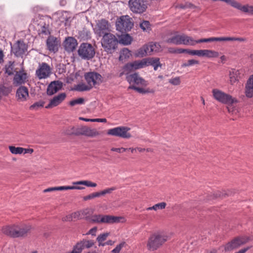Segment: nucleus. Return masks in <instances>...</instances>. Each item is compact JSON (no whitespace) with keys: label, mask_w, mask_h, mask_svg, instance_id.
<instances>
[{"label":"nucleus","mask_w":253,"mask_h":253,"mask_svg":"<svg viewBox=\"0 0 253 253\" xmlns=\"http://www.w3.org/2000/svg\"><path fill=\"white\" fill-rule=\"evenodd\" d=\"M31 228L30 225L13 224L3 227L1 231L4 234L10 237L19 238L26 236Z\"/></svg>","instance_id":"1"},{"label":"nucleus","mask_w":253,"mask_h":253,"mask_svg":"<svg viewBox=\"0 0 253 253\" xmlns=\"http://www.w3.org/2000/svg\"><path fill=\"white\" fill-rule=\"evenodd\" d=\"M168 240V236L163 233H157L151 235L147 242L148 250L154 251L162 246Z\"/></svg>","instance_id":"2"},{"label":"nucleus","mask_w":253,"mask_h":253,"mask_svg":"<svg viewBox=\"0 0 253 253\" xmlns=\"http://www.w3.org/2000/svg\"><path fill=\"white\" fill-rule=\"evenodd\" d=\"M101 44L105 51L108 53L113 52L118 44V40L113 34H107L103 36Z\"/></svg>","instance_id":"3"},{"label":"nucleus","mask_w":253,"mask_h":253,"mask_svg":"<svg viewBox=\"0 0 253 253\" xmlns=\"http://www.w3.org/2000/svg\"><path fill=\"white\" fill-rule=\"evenodd\" d=\"M133 26L132 19L128 15L122 16L118 18L116 22L117 30L122 33L130 31Z\"/></svg>","instance_id":"4"},{"label":"nucleus","mask_w":253,"mask_h":253,"mask_svg":"<svg viewBox=\"0 0 253 253\" xmlns=\"http://www.w3.org/2000/svg\"><path fill=\"white\" fill-rule=\"evenodd\" d=\"M166 42L175 45L184 44L193 46V38L185 34H176L168 39Z\"/></svg>","instance_id":"5"},{"label":"nucleus","mask_w":253,"mask_h":253,"mask_svg":"<svg viewBox=\"0 0 253 253\" xmlns=\"http://www.w3.org/2000/svg\"><path fill=\"white\" fill-rule=\"evenodd\" d=\"M79 56L83 59L90 60L95 55V49L88 43H82L78 50Z\"/></svg>","instance_id":"6"},{"label":"nucleus","mask_w":253,"mask_h":253,"mask_svg":"<svg viewBox=\"0 0 253 253\" xmlns=\"http://www.w3.org/2000/svg\"><path fill=\"white\" fill-rule=\"evenodd\" d=\"M212 93L213 98L223 104L227 105L231 103H236L238 102L235 98L218 89H212Z\"/></svg>","instance_id":"7"},{"label":"nucleus","mask_w":253,"mask_h":253,"mask_svg":"<svg viewBox=\"0 0 253 253\" xmlns=\"http://www.w3.org/2000/svg\"><path fill=\"white\" fill-rule=\"evenodd\" d=\"M130 128L126 126H118L110 129L107 131V134L123 138H129L131 137L129 132Z\"/></svg>","instance_id":"8"},{"label":"nucleus","mask_w":253,"mask_h":253,"mask_svg":"<svg viewBox=\"0 0 253 253\" xmlns=\"http://www.w3.org/2000/svg\"><path fill=\"white\" fill-rule=\"evenodd\" d=\"M146 66V58L127 63L124 67V71L120 73V76H123L124 73H129L131 71L141 69Z\"/></svg>","instance_id":"9"},{"label":"nucleus","mask_w":253,"mask_h":253,"mask_svg":"<svg viewBox=\"0 0 253 253\" xmlns=\"http://www.w3.org/2000/svg\"><path fill=\"white\" fill-rule=\"evenodd\" d=\"M84 79L92 88L96 85H99L102 82V77L100 74L95 72H90L84 74Z\"/></svg>","instance_id":"10"},{"label":"nucleus","mask_w":253,"mask_h":253,"mask_svg":"<svg viewBox=\"0 0 253 253\" xmlns=\"http://www.w3.org/2000/svg\"><path fill=\"white\" fill-rule=\"evenodd\" d=\"M110 24L108 21L104 19L98 20L96 25L93 28L94 33L99 37H101L105 34H108L109 31Z\"/></svg>","instance_id":"11"},{"label":"nucleus","mask_w":253,"mask_h":253,"mask_svg":"<svg viewBox=\"0 0 253 253\" xmlns=\"http://www.w3.org/2000/svg\"><path fill=\"white\" fill-rule=\"evenodd\" d=\"M249 240V238L247 237H237L225 245L224 250L225 251H231L246 243Z\"/></svg>","instance_id":"12"},{"label":"nucleus","mask_w":253,"mask_h":253,"mask_svg":"<svg viewBox=\"0 0 253 253\" xmlns=\"http://www.w3.org/2000/svg\"><path fill=\"white\" fill-rule=\"evenodd\" d=\"M128 5L130 10L136 13H143L146 8L141 0H129Z\"/></svg>","instance_id":"13"},{"label":"nucleus","mask_w":253,"mask_h":253,"mask_svg":"<svg viewBox=\"0 0 253 253\" xmlns=\"http://www.w3.org/2000/svg\"><path fill=\"white\" fill-rule=\"evenodd\" d=\"M50 74V68L46 63H42L41 64H40L39 68L36 72V75L39 79L47 78Z\"/></svg>","instance_id":"14"},{"label":"nucleus","mask_w":253,"mask_h":253,"mask_svg":"<svg viewBox=\"0 0 253 253\" xmlns=\"http://www.w3.org/2000/svg\"><path fill=\"white\" fill-rule=\"evenodd\" d=\"M60 44V41L53 36H49L46 41L47 49L54 53L58 51Z\"/></svg>","instance_id":"15"},{"label":"nucleus","mask_w":253,"mask_h":253,"mask_svg":"<svg viewBox=\"0 0 253 253\" xmlns=\"http://www.w3.org/2000/svg\"><path fill=\"white\" fill-rule=\"evenodd\" d=\"M126 79L129 84H135L142 86H146L147 84V82L137 73L127 75Z\"/></svg>","instance_id":"16"},{"label":"nucleus","mask_w":253,"mask_h":253,"mask_svg":"<svg viewBox=\"0 0 253 253\" xmlns=\"http://www.w3.org/2000/svg\"><path fill=\"white\" fill-rule=\"evenodd\" d=\"M62 87V83L58 81L51 82L48 85L46 92L48 95H52L58 92Z\"/></svg>","instance_id":"17"},{"label":"nucleus","mask_w":253,"mask_h":253,"mask_svg":"<svg viewBox=\"0 0 253 253\" xmlns=\"http://www.w3.org/2000/svg\"><path fill=\"white\" fill-rule=\"evenodd\" d=\"M66 94L61 93L55 96L50 100L49 104L45 107L46 108H51L59 105L66 98Z\"/></svg>","instance_id":"18"},{"label":"nucleus","mask_w":253,"mask_h":253,"mask_svg":"<svg viewBox=\"0 0 253 253\" xmlns=\"http://www.w3.org/2000/svg\"><path fill=\"white\" fill-rule=\"evenodd\" d=\"M78 43L77 40L73 37H68L64 42L65 49L67 52H72L76 48Z\"/></svg>","instance_id":"19"},{"label":"nucleus","mask_w":253,"mask_h":253,"mask_svg":"<svg viewBox=\"0 0 253 253\" xmlns=\"http://www.w3.org/2000/svg\"><path fill=\"white\" fill-rule=\"evenodd\" d=\"M25 44L20 41H18L15 44L11 46V52L16 56H20L25 52L26 49Z\"/></svg>","instance_id":"20"},{"label":"nucleus","mask_w":253,"mask_h":253,"mask_svg":"<svg viewBox=\"0 0 253 253\" xmlns=\"http://www.w3.org/2000/svg\"><path fill=\"white\" fill-rule=\"evenodd\" d=\"M79 132L82 135L89 137H94L99 134V132L96 129L91 128L86 126L79 128Z\"/></svg>","instance_id":"21"},{"label":"nucleus","mask_w":253,"mask_h":253,"mask_svg":"<svg viewBox=\"0 0 253 253\" xmlns=\"http://www.w3.org/2000/svg\"><path fill=\"white\" fill-rule=\"evenodd\" d=\"M27 79V74L23 71L16 72L13 79V84L18 86L24 84Z\"/></svg>","instance_id":"22"},{"label":"nucleus","mask_w":253,"mask_h":253,"mask_svg":"<svg viewBox=\"0 0 253 253\" xmlns=\"http://www.w3.org/2000/svg\"><path fill=\"white\" fill-rule=\"evenodd\" d=\"M122 218L121 217L119 216L102 214L101 223L111 224L115 223H119Z\"/></svg>","instance_id":"23"},{"label":"nucleus","mask_w":253,"mask_h":253,"mask_svg":"<svg viewBox=\"0 0 253 253\" xmlns=\"http://www.w3.org/2000/svg\"><path fill=\"white\" fill-rule=\"evenodd\" d=\"M93 245L94 242L92 241L83 240L80 242L77 243L76 245H75V247L79 251V252L81 253L84 249H89L92 247Z\"/></svg>","instance_id":"24"},{"label":"nucleus","mask_w":253,"mask_h":253,"mask_svg":"<svg viewBox=\"0 0 253 253\" xmlns=\"http://www.w3.org/2000/svg\"><path fill=\"white\" fill-rule=\"evenodd\" d=\"M234 104L235 103H231L227 104L228 111L231 115L234 117L233 120L236 119L237 118L240 117L241 116L240 108L236 105H234Z\"/></svg>","instance_id":"25"},{"label":"nucleus","mask_w":253,"mask_h":253,"mask_svg":"<svg viewBox=\"0 0 253 253\" xmlns=\"http://www.w3.org/2000/svg\"><path fill=\"white\" fill-rule=\"evenodd\" d=\"M246 95L248 97L253 96V75L251 76L246 86Z\"/></svg>","instance_id":"26"},{"label":"nucleus","mask_w":253,"mask_h":253,"mask_svg":"<svg viewBox=\"0 0 253 253\" xmlns=\"http://www.w3.org/2000/svg\"><path fill=\"white\" fill-rule=\"evenodd\" d=\"M16 96L18 99L21 101L26 100L28 96V89L26 87H20L17 90Z\"/></svg>","instance_id":"27"},{"label":"nucleus","mask_w":253,"mask_h":253,"mask_svg":"<svg viewBox=\"0 0 253 253\" xmlns=\"http://www.w3.org/2000/svg\"><path fill=\"white\" fill-rule=\"evenodd\" d=\"M146 66L151 65L154 67V70L156 71L159 67L162 65L159 58H146Z\"/></svg>","instance_id":"28"},{"label":"nucleus","mask_w":253,"mask_h":253,"mask_svg":"<svg viewBox=\"0 0 253 253\" xmlns=\"http://www.w3.org/2000/svg\"><path fill=\"white\" fill-rule=\"evenodd\" d=\"M146 45V49L148 50L149 54H151L153 52H160L162 49L159 43L157 42H150Z\"/></svg>","instance_id":"29"},{"label":"nucleus","mask_w":253,"mask_h":253,"mask_svg":"<svg viewBox=\"0 0 253 253\" xmlns=\"http://www.w3.org/2000/svg\"><path fill=\"white\" fill-rule=\"evenodd\" d=\"M221 42L223 41L222 37H211L207 39H202L198 40H195L193 38V46L197 43L201 42Z\"/></svg>","instance_id":"30"},{"label":"nucleus","mask_w":253,"mask_h":253,"mask_svg":"<svg viewBox=\"0 0 253 253\" xmlns=\"http://www.w3.org/2000/svg\"><path fill=\"white\" fill-rule=\"evenodd\" d=\"M239 10L250 15H253V5L248 4L242 5L241 3Z\"/></svg>","instance_id":"31"},{"label":"nucleus","mask_w":253,"mask_h":253,"mask_svg":"<svg viewBox=\"0 0 253 253\" xmlns=\"http://www.w3.org/2000/svg\"><path fill=\"white\" fill-rule=\"evenodd\" d=\"M132 41L131 37L128 34H122L120 38V42L124 45H128Z\"/></svg>","instance_id":"32"},{"label":"nucleus","mask_w":253,"mask_h":253,"mask_svg":"<svg viewBox=\"0 0 253 253\" xmlns=\"http://www.w3.org/2000/svg\"><path fill=\"white\" fill-rule=\"evenodd\" d=\"M92 87L89 84H86L83 83L78 84L75 87V89L79 91H88Z\"/></svg>","instance_id":"33"},{"label":"nucleus","mask_w":253,"mask_h":253,"mask_svg":"<svg viewBox=\"0 0 253 253\" xmlns=\"http://www.w3.org/2000/svg\"><path fill=\"white\" fill-rule=\"evenodd\" d=\"M109 235V233L106 232L101 234L98 236L96 238V240L98 242L99 246H104V241L107 239Z\"/></svg>","instance_id":"34"},{"label":"nucleus","mask_w":253,"mask_h":253,"mask_svg":"<svg viewBox=\"0 0 253 253\" xmlns=\"http://www.w3.org/2000/svg\"><path fill=\"white\" fill-rule=\"evenodd\" d=\"M129 88L134 89V90H136V91H137L138 92L140 93H143V94L147 93H153L154 92V90L152 89H150V88L145 89L142 87H136L134 85L130 86L129 87Z\"/></svg>","instance_id":"35"},{"label":"nucleus","mask_w":253,"mask_h":253,"mask_svg":"<svg viewBox=\"0 0 253 253\" xmlns=\"http://www.w3.org/2000/svg\"><path fill=\"white\" fill-rule=\"evenodd\" d=\"M213 1H221L230 5L232 7L239 10L241 5V3L235 0H212Z\"/></svg>","instance_id":"36"},{"label":"nucleus","mask_w":253,"mask_h":253,"mask_svg":"<svg viewBox=\"0 0 253 253\" xmlns=\"http://www.w3.org/2000/svg\"><path fill=\"white\" fill-rule=\"evenodd\" d=\"M130 52L127 48H124L123 49L120 54L119 60L120 61H124L126 59L128 58L130 56Z\"/></svg>","instance_id":"37"},{"label":"nucleus","mask_w":253,"mask_h":253,"mask_svg":"<svg viewBox=\"0 0 253 253\" xmlns=\"http://www.w3.org/2000/svg\"><path fill=\"white\" fill-rule=\"evenodd\" d=\"M219 55L218 52L210 49H205V57L209 58L217 57Z\"/></svg>","instance_id":"38"},{"label":"nucleus","mask_w":253,"mask_h":253,"mask_svg":"<svg viewBox=\"0 0 253 253\" xmlns=\"http://www.w3.org/2000/svg\"><path fill=\"white\" fill-rule=\"evenodd\" d=\"M75 185H84L87 187H95L97 186L96 183L92 182L89 180H82L75 182L73 183Z\"/></svg>","instance_id":"39"},{"label":"nucleus","mask_w":253,"mask_h":253,"mask_svg":"<svg viewBox=\"0 0 253 253\" xmlns=\"http://www.w3.org/2000/svg\"><path fill=\"white\" fill-rule=\"evenodd\" d=\"M14 62L9 61L8 64L5 66V72L8 75L13 74Z\"/></svg>","instance_id":"40"},{"label":"nucleus","mask_w":253,"mask_h":253,"mask_svg":"<svg viewBox=\"0 0 253 253\" xmlns=\"http://www.w3.org/2000/svg\"><path fill=\"white\" fill-rule=\"evenodd\" d=\"M149 54L148 50L146 49V45H144L143 47L140 48L135 53L137 57H142L146 55Z\"/></svg>","instance_id":"41"},{"label":"nucleus","mask_w":253,"mask_h":253,"mask_svg":"<svg viewBox=\"0 0 253 253\" xmlns=\"http://www.w3.org/2000/svg\"><path fill=\"white\" fill-rule=\"evenodd\" d=\"M9 149L10 152L13 154H21L23 153V148L22 147H16L13 146H9Z\"/></svg>","instance_id":"42"},{"label":"nucleus","mask_w":253,"mask_h":253,"mask_svg":"<svg viewBox=\"0 0 253 253\" xmlns=\"http://www.w3.org/2000/svg\"><path fill=\"white\" fill-rule=\"evenodd\" d=\"M199 64V62L198 60H195V59H190L188 60L187 62L183 63L181 67L182 68H185L187 67H190L193 66L194 65H198Z\"/></svg>","instance_id":"43"},{"label":"nucleus","mask_w":253,"mask_h":253,"mask_svg":"<svg viewBox=\"0 0 253 253\" xmlns=\"http://www.w3.org/2000/svg\"><path fill=\"white\" fill-rule=\"evenodd\" d=\"M102 214H94L90 216L89 220L90 222L96 223H101Z\"/></svg>","instance_id":"44"},{"label":"nucleus","mask_w":253,"mask_h":253,"mask_svg":"<svg viewBox=\"0 0 253 253\" xmlns=\"http://www.w3.org/2000/svg\"><path fill=\"white\" fill-rule=\"evenodd\" d=\"M126 246L125 242L123 241L120 243L116 247L111 251L112 253H120L121 250Z\"/></svg>","instance_id":"45"},{"label":"nucleus","mask_w":253,"mask_h":253,"mask_svg":"<svg viewBox=\"0 0 253 253\" xmlns=\"http://www.w3.org/2000/svg\"><path fill=\"white\" fill-rule=\"evenodd\" d=\"M140 27L143 31L149 32L151 30V25L149 21H143L140 24Z\"/></svg>","instance_id":"46"},{"label":"nucleus","mask_w":253,"mask_h":253,"mask_svg":"<svg viewBox=\"0 0 253 253\" xmlns=\"http://www.w3.org/2000/svg\"><path fill=\"white\" fill-rule=\"evenodd\" d=\"M39 34L44 35L45 36L48 35L50 34V32L49 30V26L48 25H46L44 24L43 25L41 26L40 29L39 30Z\"/></svg>","instance_id":"47"},{"label":"nucleus","mask_w":253,"mask_h":253,"mask_svg":"<svg viewBox=\"0 0 253 253\" xmlns=\"http://www.w3.org/2000/svg\"><path fill=\"white\" fill-rule=\"evenodd\" d=\"M80 119L85 122H101L106 123L107 120L105 118L102 119H86L82 117H80Z\"/></svg>","instance_id":"48"},{"label":"nucleus","mask_w":253,"mask_h":253,"mask_svg":"<svg viewBox=\"0 0 253 253\" xmlns=\"http://www.w3.org/2000/svg\"><path fill=\"white\" fill-rule=\"evenodd\" d=\"M84 103V99L83 98H79L75 100H71L69 102V105L74 106L76 105H81Z\"/></svg>","instance_id":"49"},{"label":"nucleus","mask_w":253,"mask_h":253,"mask_svg":"<svg viewBox=\"0 0 253 253\" xmlns=\"http://www.w3.org/2000/svg\"><path fill=\"white\" fill-rule=\"evenodd\" d=\"M223 41H239L244 42L245 39L242 38L222 37Z\"/></svg>","instance_id":"50"},{"label":"nucleus","mask_w":253,"mask_h":253,"mask_svg":"<svg viewBox=\"0 0 253 253\" xmlns=\"http://www.w3.org/2000/svg\"><path fill=\"white\" fill-rule=\"evenodd\" d=\"M100 196H101L100 192H94V193H92L86 196H85L84 198V200H88L93 199V198H95L96 197H99Z\"/></svg>","instance_id":"51"},{"label":"nucleus","mask_w":253,"mask_h":253,"mask_svg":"<svg viewBox=\"0 0 253 253\" xmlns=\"http://www.w3.org/2000/svg\"><path fill=\"white\" fill-rule=\"evenodd\" d=\"M237 72L232 71L230 72L229 76L231 84L234 83L237 80Z\"/></svg>","instance_id":"52"},{"label":"nucleus","mask_w":253,"mask_h":253,"mask_svg":"<svg viewBox=\"0 0 253 253\" xmlns=\"http://www.w3.org/2000/svg\"><path fill=\"white\" fill-rule=\"evenodd\" d=\"M116 189V188L115 187H112L110 188H106L102 191H101L100 192V196H103L107 194H110L113 191L115 190Z\"/></svg>","instance_id":"53"},{"label":"nucleus","mask_w":253,"mask_h":253,"mask_svg":"<svg viewBox=\"0 0 253 253\" xmlns=\"http://www.w3.org/2000/svg\"><path fill=\"white\" fill-rule=\"evenodd\" d=\"M167 204L165 202H161L154 205L155 211L164 209L166 207Z\"/></svg>","instance_id":"54"},{"label":"nucleus","mask_w":253,"mask_h":253,"mask_svg":"<svg viewBox=\"0 0 253 253\" xmlns=\"http://www.w3.org/2000/svg\"><path fill=\"white\" fill-rule=\"evenodd\" d=\"M71 217L72 218L73 220L79 219L81 217L82 211H76V212L71 213Z\"/></svg>","instance_id":"55"},{"label":"nucleus","mask_w":253,"mask_h":253,"mask_svg":"<svg viewBox=\"0 0 253 253\" xmlns=\"http://www.w3.org/2000/svg\"><path fill=\"white\" fill-rule=\"evenodd\" d=\"M169 83L173 85H177L180 84V80L179 77H175L174 78L170 79L169 80Z\"/></svg>","instance_id":"56"},{"label":"nucleus","mask_w":253,"mask_h":253,"mask_svg":"<svg viewBox=\"0 0 253 253\" xmlns=\"http://www.w3.org/2000/svg\"><path fill=\"white\" fill-rule=\"evenodd\" d=\"M126 150H127V149L123 148V147L118 148L113 147L111 149V150L112 151L117 152H118L120 153H123V152L126 151Z\"/></svg>","instance_id":"57"},{"label":"nucleus","mask_w":253,"mask_h":253,"mask_svg":"<svg viewBox=\"0 0 253 253\" xmlns=\"http://www.w3.org/2000/svg\"><path fill=\"white\" fill-rule=\"evenodd\" d=\"M196 56L199 57H205V49L197 50Z\"/></svg>","instance_id":"58"},{"label":"nucleus","mask_w":253,"mask_h":253,"mask_svg":"<svg viewBox=\"0 0 253 253\" xmlns=\"http://www.w3.org/2000/svg\"><path fill=\"white\" fill-rule=\"evenodd\" d=\"M171 52H176L178 53H186L187 52V49H184V48H178L175 51H172L169 50Z\"/></svg>","instance_id":"59"},{"label":"nucleus","mask_w":253,"mask_h":253,"mask_svg":"<svg viewBox=\"0 0 253 253\" xmlns=\"http://www.w3.org/2000/svg\"><path fill=\"white\" fill-rule=\"evenodd\" d=\"M63 221H72V218L71 217V214L67 215L62 218Z\"/></svg>","instance_id":"60"},{"label":"nucleus","mask_w":253,"mask_h":253,"mask_svg":"<svg viewBox=\"0 0 253 253\" xmlns=\"http://www.w3.org/2000/svg\"><path fill=\"white\" fill-rule=\"evenodd\" d=\"M96 231H97V227H94L90 229L89 230L88 232L87 233V234H91L92 236H95Z\"/></svg>","instance_id":"61"},{"label":"nucleus","mask_w":253,"mask_h":253,"mask_svg":"<svg viewBox=\"0 0 253 253\" xmlns=\"http://www.w3.org/2000/svg\"><path fill=\"white\" fill-rule=\"evenodd\" d=\"M196 51L197 50H191L187 49L186 53H188L191 55L195 56L196 55Z\"/></svg>","instance_id":"62"},{"label":"nucleus","mask_w":253,"mask_h":253,"mask_svg":"<svg viewBox=\"0 0 253 253\" xmlns=\"http://www.w3.org/2000/svg\"><path fill=\"white\" fill-rule=\"evenodd\" d=\"M56 191L55 187H50L47 189H45L43 190L44 193L49 192H52Z\"/></svg>","instance_id":"63"},{"label":"nucleus","mask_w":253,"mask_h":253,"mask_svg":"<svg viewBox=\"0 0 253 253\" xmlns=\"http://www.w3.org/2000/svg\"><path fill=\"white\" fill-rule=\"evenodd\" d=\"M66 253H80L74 246L72 251H71V252H67Z\"/></svg>","instance_id":"64"}]
</instances>
